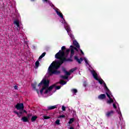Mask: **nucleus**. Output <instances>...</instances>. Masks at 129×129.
<instances>
[{
	"label": "nucleus",
	"instance_id": "nucleus-1",
	"mask_svg": "<svg viewBox=\"0 0 129 129\" xmlns=\"http://www.w3.org/2000/svg\"><path fill=\"white\" fill-rule=\"evenodd\" d=\"M73 56H74L73 54H71L70 58H67V57L64 56L59 60L53 61L48 69L47 73L48 75L52 76V75H58V74H60L61 72L58 71L57 69H59V67H60L64 62H73V59H72Z\"/></svg>",
	"mask_w": 129,
	"mask_h": 129
},
{
	"label": "nucleus",
	"instance_id": "nucleus-2",
	"mask_svg": "<svg viewBox=\"0 0 129 129\" xmlns=\"http://www.w3.org/2000/svg\"><path fill=\"white\" fill-rule=\"evenodd\" d=\"M73 56H74L73 54H71L70 58H67V57L64 56L59 60L53 61L48 69L47 73L48 75L52 76V75H58V74H60L61 72L58 71L57 69H59V67H60L64 62H73V59H72Z\"/></svg>",
	"mask_w": 129,
	"mask_h": 129
},
{
	"label": "nucleus",
	"instance_id": "nucleus-3",
	"mask_svg": "<svg viewBox=\"0 0 129 129\" xmlns=\"http://www.w3.org/2000/svg\"><path fill=\"white\" fill-rule=\"evenodd\" d=\"M65 50H66V47H65V46H63L61 47V50H59V51L55 54V58L59 60H60L61 58H63V57L65 56Z\"/></svg>",
	"mask_w": 129,
	"mask_h": 129
},
{
	"label": "nucleus",
	"instance_id": "nucleus-4",
	"mask_svg": "<svg viewBox=\"0 0 129 129\" xmlns=\"http://www.w3.org/2000/svg\"><path fill=\"white\" fill-rule=\"evenodd\" d=\"M91 73H92L94 79L97 80V81H99V83L100 84H102L103 83H104V81H103V80L102 79H98V75H97V73H96L95 71L92 70L91 71Z\"/></svg>",
	"mask_w": 129,
	"mask_h": 129
},
{
	"label": "nucleus",
	"instance_id": "nucleus-5",
	"mask_svg": "<svg viewBox=\"0 0 129 129\" xmlns=\"http://www.w3.org/2000/svg\"><path fill=\"white\" fill-rule=\"evenodd\" d=\"M42 84H43V86H47L48 85H49V84H50V81L43 79L41 81V82L38 84V86L40 87V86H41Z\"/></svg>",
	"mask_w": 129,
	"mask_h": 129
},
{
	"label": "nucleus",
	"instance_id": "nucleus-6",
	"mask_svg": "<svg viewBox=\"0 0 129 129\" xmlns=\"http://www.w3.org/2000/svg\"><path fill=\"white\" fill-rule=\"evenodd\" d=\"M15 108H16L17 110H23V109H24V104L23 103H17L15 106Z\"/></svg>",
	"mask_w": 129,
	"mask_h": 129
},
{
	"label": "nucleus",
	"instance_id": "nucleus-7",
	"mask_svg": "<svg viewBox=\"0 0 129 129\" xmlns=\"http://www.w3.org/2000/svg\"><path fill=\"white\" fill-rule=\"evenodd\" d=\"M56 87L55 84H53L50 87H48V88L45 90V91L44 92V94H47V93L50 92L52 91V89L54 88V87Z\"/></svg>",
	"mask_w": 129,
	"mask_h": 129
},
{
	"label": "nucleus",
	"instance_id": "nucleus-8",
	"mask_svg": "<svg viewBox=\"0 0 129 129\" xmlns=\"http://www.w3.org/2000/svg\"><path fill=\"white\" fill-rule=\"evenodd\" d=\"M106 94L107 97H108L109 99V100H108L107 101V103H108L109 104H110V103H112V102H113V100H112V98H111V97H110V95L111 94V92L106 93Z\"/></svg>",
	"mask_w": 129,
	"mask_h": 129
},
{
	"label": "nucleus",
	"instance_id": "nucleus-9",
	"mask_svg": "<svg viewBox=\"0 0 129 129\" xmlns=\"http://www.w3.org/2000/svg\"><path fill=\"white\" fill-rule=\"evenodd\" d=\"M74 59L78 62L79 64H81V62L82 61H83V58L82 57H80V58H78V56H74Z\"/></svg>",
	"mask_w": 129,
	"mask_h": 129
},
{
	"label": "nucleus",
	"instance_id": "nucleus-10",
	"mask_svg": "<svg viewBox=\"0 0 129 129\" xmlns=\"http://www.w3.org/2000/svg\"><path fill=\"white\" fill-rule=\"evenodd\" d=\"M113 113H114V112L113 110L108 111L106 113V116H107V117H110V116L113 115Z\"/></svg>",
	"mask_w": 129,
	"mask_h": 129
},
{
	"label": "nucleus",
	"instance_id": "nucleus-11",
	"mask_svg": "<svg viewBox=\"0 0 129 129\" xmlns=\"http://www.w3.org/2000/svg\"><path fill=\"white\" fill-rule=\"evenodd\" d=\"M14 24L15 25H16L17 27L16 28L17 29V31H20V29H21V28L20 27V22H19V21L18 20H15L14 22Z\"/></svg>",
	"mask_w": 129,
	"mask_h": 129
},
{
	"label": "nucleus",
	"instance_id": "nucleus-12",
	"mask_svg": "<svg viewBox=\"0 0 129 129\" xmlns=\"http://www.w3.org/2000/svg\"><path fill=\"white\" fill-rule=\"evenodd\" d=\"M55 12L57 15V16H59L60 18H61V19H63L64 20V17H63V14L61 13L60 12H59V9H57L55 10Z\"/></svg>",
	"mask_w": 129,
	"mask_h": 129
},
{
	"label": "nucleus",
	"instance_id": "nucleus-13",
	"mask_svg": "<svg viewBox=\"0 0 129 129\" xmlns=\"http://www.w3.org/2000/svg\"><path fill=\"white\" fill-rule=\"evenodd\" d=\"M73 44L74 46H75V47H76L78 49L80 48V45H79V43H78V42H77V41H76V40H75L73 41Z\"/></svg>",
	"mask_w": 129,
	"mask_h": 129
},
{
	"label": "nucleus",
	"instance_id": "nucleus-14",
	"mask_svg": "<svg viewBox=\"0 0 129 129\" xmlns=\"http://www.w3.org/2000/svg\"><path fill=\"white\" fill-rule=\"evenodd\" d=\"M98 99H105L106 98V95L104 94H101L98 96Z\"/></svg>",
	"mask_w": 129,
	"mask_h": 129
},
{
	"label": "nucleus",
	"instance_id": "nucleus-15",
	"mask_svg": "<svg viewBox=\"0 0 129 129\" xmlns=\"http://www.w3.org/2000/svg\"><path fill=\"white\" fill-rule=\"evenodd\" d=\"M14 113H16V114H17V116H18V117H21L22 116V114H23V113H24V112H23V111H20L19 112H18L17 111H14Z\"/></svg>",
	"mask_w": 129,
	"mask_h": 129
},
{
	"label": "nucleus",
	"instance_id": "nucleus-16",
	"mask_svg": "<svg viewBox=\"0 0 129 129\" xmlns=\"http://www.w3.org/2000/svg\"><path fill=\"white\" fill-rule=\"evenodd\" d=\"M49 87V85L47 86H43L42 88L40 90V94L42 95L43 94V92H44V90H46V89Z\"/></svg>",
	"mask_w": 129,
	"mask_h": 129
},
{
	"label": "nucleus",
	"instance_id": "nucleus-17",
	"mask_svg": "<svg viewBox=\"0 0 129 129\" xmlns=\"http://www.w3.org/2000/svg\"><path fill=\"white\" fill-rule=\"evenodd\" d=\"M104 88L106 90V93H110V91H109V89H108V88H107V86H106V84H105L104 82Z\"/></svg>",
	"mask_w": 129,
	"mask_h": 129
},
{
	"label": "nucleus",
	"instance_id": "nucleus-18",
	"mask_svg": "<svg viewBox=\"0 0 129 129\" xmlns=\"http://www.w3.org/2000/svg\"><path fill=\"white\" fill-rule=\"evenodd\" d=\"M70 53V49H67V50L64 51V57H66V58H67Z\"/></svg>",
	"mask_w": 129,
	"mask_h": 129
},
{
	"label": "nucleus",
	"instance_id": "nucleus-19",
	"mask_svg": "<svg viewBox=\"0 0 129 129\" xmlns=\"http://www.w3.org/2000/svg\"><path fill=\"white\" fill-rule=\"evenodd\" d=\"M21 120H23L24 122H28V121H29V119L27 117L24 116L22 118Z\"/></svg>",
	"mask_w": 129,
	"mask_h": 129
},
{
	"label": "nucleus",
	"instance_id": "nucleus-20",
	"mask_svg": "<svg viewBox=\"0 0 129 129\" xmlns=\"http://www.w3.org/2000/svg\"><path fill=\"white\" fill-rule=\"evenodd\" d=\"M57 108V106H56V105L48 106L47 107L48 110H51L52 109H55V108Z\"/></svg>",
	"mask_w": 129,
	"mask_h": 129
},
{
	"label": "nucleus",
	"instance_id": "nucleus-21",
	"mask_svg": "<svg viewBox=\"0 0 129 129\" xmlns=\"http://www.w3.org/2000/svg\"><path fill=\"white\" fill-rule=\"evenodd\" d=\"M37 118H38V116H33L31 118V121H32V122H34V121H35V120H36V119H37Z\"/></svg>",
	"mask_w": 129,
	"mask_h": 129
},
{
	"label": "nucleus",
	"instance_id": "nucleus-22",
	"mask_svg": "<svg viewBox=\"0 0 129 129\" xmlns=\"http://www.w3.org/2000/svg\"><path fill=\"white\" fill-rule=\"evenodd\" d=\"M46 55V52H43L39 57L38 60H40L42 59L43 57H45V55Z\"/></svg>",
	"mask_w": 129,
	"mask_h": 129
},
{
	"label": "nucleus",
	"instance_id": "nucleus-23",
	"mask_svg": "<svg viewBox=\"0 0 129 129\" xmlns=\"http://www.w3.org/2000/svg\"><path fill=\"white\" fill-rule=\"evenodd\" d=\"M39 65H40V62H39L38 60H37L35 62V68H36V69H37V68H38V67H39Z\"/></svg>",
	"mask_w": 129,
	"mask_h": 129
},
{
	"label": "nucleus",
	"instance_id": "nucleus-24",
	"mask_svg": "<svg viewBox=\"0 0 129 129\" xmlns=\"http://www.w3.org/2000/svg\"><path fill=\"white\" fill-rule=\"evenodd\" d=\"M59 83H60V84H62V85H65V84H66L67 83V82L64 81L63 80H61L59 82Z\"/></svg>",
	"mask_w": 129,
	"mask_h": 129
},
{
	"label": "nucleus",
	"instance_id": "nucleus-25",
	"mask_svg": "<svg viewBox=\"0 0 129 129\" xmlns=\"http://www.w3.org/2000/svg\"><path fill=\"white\" fill-rule=\"evenodd\" d=\"M75 53V51H74V49L73 48H71V55H74Z\"/></svg>",
	"mask_w": 129,
	"mask_h": 129
},
{
	"label": "nucleus",
	"instance_id": "nucleus-26",
	"mask_svg": "<svg viewBox=\"0 0 129 129\" xmlns=\"http://www.w3.org/2000/svg\"><path fill=\"white\" fill-rule=\"evenodd\" d=\"M71 91L73 93H77V92H78V91H77L76 89H73L71 90Z\"/></svg>",
	"mask_w": 129,
	"mask_h": 129
},
{
	"label": "nucleus",
	"instance_id": "nucleus-27",
	"mask_svg": "<svg viewBox=\"0 0 129 129\" xmlns=\"http://www.w3.org/2000/svg\"><path fill=\"white\" fill-rule=\"evenodd\" d=\"M70 48H72L74 50L77 51V52H78L79 51L78 49H77V47H75L74 46H73V45H71Z\"/></svg>",
	"mask_w": 129,
	"mask_h": 129
},
{
	"label": "nucleus",
	"instance_id": "nucleus-28",
	"mask_svg": "<svg viewBox=\"0 0 129 129\" xmlns=\"http://www.w3.org/2000/svg\"><path fill=\"white\" fill-rule=\"evenodd\" d=\"M76 69H77V68H74V69H72L71 70H70V73H73V72H74L75 71V70H76Z\"/></svg>",
	"mask_w": 129,
	"mask_h": 129
},
{
	"label": "nucleus",
	"instance_id": "nucleus-29",
	"mask_svg": "<svg viewBox=\"0 0 129 129\" xmlns=\"http://www.w3.org/2000/svg\"><path fill=\"white\" fill-rule=\"evenodd\" d=\"M66 116L64 115H60L57 117V118H65Z\"/></svg>",
	"mask_w": 129,
	"mask_h": 129
},
{
	"label": "nucleus",
	"instance_id": "nucleus-30",
	"mask_svg": "<svg viewBox=\"0 0 129 129\" xmlns=\"http://www.w3.org/2000/svg\"><path fill=\"white\" fill-rule=\"evenodd\" d=\"M73 121H74V118H72L70 119V121H69V123L70 124H71V123H73Z\"/></svg>",
	"mask_w": 129,
	"mask_h": 129
},
{
	"label": "nucleus",
	"instance_id": "nucleus-31",
	"mask_svg": "<svg viewBox=\"0 0 129 129\" xmlns=\"http://www.w3.org/2000/svg\"><path fill=\"white\" fill-rule=\"evenodd\" d=\"M61 78H62V79L67 80V79H68V76H61Z\"/></svg>",
	"mask_w": 129,
	"mask_h": 129
},
{
	"label": "nucleus",
	"instance_id": "nucleus-32",
	"mask_svg": "<svg viewBox=\"0 0 129 129\" xmlns=\"http://www.w3.org/2000/svg\"><path fill=\"white\" fill-rule=\"evenodd\" d=\"M66 31L68 32V33H69L70 31V27H68V26H67L66 27Z\"/></svg>",
	"mask_w": 129,
	"mask_h": 129
},
{
	"label": "nucleus",
	"instance_id": "nucleus-33",
	"mask_svg": "<svg viewBox=\"0 0 129 129\" xmlns=\"http://www.w3.org/2000/svg\"><path fill=\"white\" fill-rule=\"evenodd\" d=\"M65 74L67 76H70L71 75V74L70 73V72H68L67 71L66 73H65Z\"/></svg>",
	"mask_w": 129,
	"mask_h": 129
},
{
	"label": "nucleus",
	"instance_id": "nucleus-34",
	"mask_svg": "<svg viewBox=\"0 0 129 129\" xmlns=\"http://www.w3.org/2000/svg\"><path fill=\"white\" fill-rule=\"evenodd\" d=\"M69 35L70 38H71V39H74V35H73V34H72L71 33H69Z\"/></svg>",
	"mask_w": 129,
	"mask_h": 129
},
{
	"label": "nucleus",
	"instance_id": "nucleus-35",
	"mask_svg": "<svg viewBox=\"0 0 129 129\" xmlns=\"http://www.w3.org/2000/svg\"><path fill=\"white\" fill-rule=\"evenodd\" d=\"M43 118L44 119H49V118H50V116H43Z\"/></svg>",
	"mask_w": 129,
	"mask_h": 129
},
{
	"label": "nucleus",
	"instance_id": "nucleus-36",
	"mask_svg": "<svg viewBox=\"0 0 129 129\" xmlns=\"http://www.w3.org/2000/svg\"><path fill=\"white\" fill-rule=\"evenodd\" d=\"M55 123L56 124H57L58 125H59V124H60V120L56 119V120L55 121Z\"/></svg>",
	"mask_w": 129,
	"mask_h": 129
},
{
	"label": "nucleus",
	"instance_id": "nucleus-37",
	"mask_svg": "<svg viewBox=\"0 0 129 129\" xmlns=\"http://www.w3.org/2000/svg\"><path fill=\"white\" fill-rule=\"evenodd\" d=\"M61 88V87L60 86H55V89L56 90H58V89H60Z\"/></svg>",
	"mask_w": 129,
	"mask_h": 129
},
{
	"label": "nucleus",
	"instance_id": "nucleus-38",
	"mask_svg": "<svg viewBox=\"0 0 129 129\" xmlns=\"http://www.w3.org/2000/svg\"><path fill=\"white\" fill-rule=\"evenodd\" d=\"M61 109L63 111H65V110H66V107L64 106H62Z\"/></svg>",
	"mask_w": 129,
	"mask_h": 129
},
{
	"label": "nucleus",
	"instance_id": "nucleus-39",
	"mask_svg": "<svg viewBox=\"0 0 129 129\" xmlns=\"http://www.w3.org/2000/svg\"><path fill=\"white\" fill-rule=\"evenodd\" d=\"M31 85L34 89H36V84H31Z\"/></svg>",
	"mask_w": 129,
	"mask_h": 129
},
{
	"label": "nucleus",
	"instance_id": "nucleus-40",
	"mask_svg": "<svg viewBox=\"0 0 129 129\" xmlns=\"http://www.w3.org/2000/svg\"><path fill=\"white\" fill-rule=\"evenodd\" d=\"M48 4H49L50 7H54V5L52 4V3L50 2L49 1L48 2Z\"/></svg>",
	"mask_w": 129,
	"mask_h": 129
},
{
	"label": "nucleus",
	"instance_id": "nucleus-41",
	"mask_svg": "<svg viewBox=\"0 0 129 129\" xmlns=\"http://www.w3.org/2000/svg\"><path fill=\"white\" fill-rule=\"evenodd\" d=\"M87 85V83H86V82H84L83 83V86H84V87H86Z\"/></svg>",
	"mask_w": 129,
	"mask_h": 129
},
{
	"label": "nucleus",
	"instance_id": "nucleus-42",
	"mask_svg": "<svg viewBox=\"0 0 129 129\" xmlns=\"http://www.w3.org/2000/svg\"><path fill=\"white\" fill-rule=\"evenodd\" d=\"M113 108H115V109H116V105H115V104H113Z\"/></svg>",
	"mask_w": 129,
	"mask_h": 129
},
{
	"label": "nucleus",
	"instance_id": "nucleus-43",
	"mask_svg": "<svg viewBox=\"0 0 129 129\" xmlns=\"http://www.w3.org/2000/svg\"><path fill=\"white\" fill-rule=\"evenodd\" d=\"M80 52H81V54H82V55H84V52H83V51H82V50L80 49Z\"/></svg>",
	"mask_w": 129,
	"mask_h": 129
},
{
	"label": "nucleus",
	"instance_id": "nucleus-44",
	"mask_svg": "<svg viewBox=\"0 0 129 129\" xmlns=\"http://www.w3.org/2000/svg\"><path fill=\"white\" fill-rule=\"evenodd\" d=\"M14 89H15L16 90H18V86H14Z\"/></svg>",
	"mask_w": 129,
	"mask_h": 129
},
{
	"label": "nucleus",
	"instance_id": "nucleus-45",
	"mask_svg": "<svg viewBox=\"0 0 129 129\" xmlns=\"http://www.w3.org/2000/svg\"><path fill=\"white\" fill-rule=\"evenodd\" d=\"M72 111L73 112L74 114H76V111L74 110H72Z\"/></svg>",
	"mask_w": 129,
	"mask_h": 129
},
{
	"label": "nucleus",
	"instance_id": "nucleus-46",
	"mask_svg": "<svg viewBox=\"0 0 129 129\" xmlns=\"http://www.w3.org/2000/svg\"><path fill=\"white\" fill-rule=\"evenodd\" d=\"M62 71H63V72H64V73H65L66 72H67V71H66V69H63Z\"/></svg>",
	"mask_w": 129,
	"mask_h": 129
},
{
	"label": "nucleus",
	"instance_id": "nucleus-47",
	"mask_svg": "<svg viewBox=\"0 0 129 129\" xmlns=\"http://www.w3.org/2000/svg\"><path fill=\"white\" fill-rule=\"evenodd\" d=\"M85 62L86 63L88 64V61H87V60L86 59H85Z\"/></svg>",
	"mask_w": 129,
	"mask_h": 129
},
{
	"label": "nucleus",
	"instance_id": "nucleus-48",
	"mask_svg": "<svg viewBox=\"0 0 129 129\" xmlns=\"http://www.w3.org/2000/svg\"><path fill=\"white\" fill-rule=\"evenodd\" d=\"M35 90L36 91L37 93L38 94H39V91H38V90L36 89H35Z\"/></svg>",
	"mask_w": 129,
	"mask_h": 129
},
{
	"label": "nucleus",
	"instance_id": "nucleus-49",
	"mask_svg": "<svg viewBox=\"0 0 129 129\" xmlns=\"http://www.w3.org/2000/svg\"><path fill=\"white\" fill-rule=\"evenodd\" d=\"M23 113H27V111H26V110H24L23 111H22Z\"/></svg>",
	"mask_w": 129,
	"mask_h": 129
},
{
	"label": "nucleus",
	"instance_id": "nucleus-50",
	"mask_svg": "<svg viewBox=\"0 0 129 129\" xmlns=\"http://www.w3.org/2000/svg\"><path fill=\"white\" fill-rule=\"evenodd\" d=\"M43 2H45L46 3H47L48 2V0H42Z\"/></svg>",
	"mask_w": 129,
	"mask_h": 129
},
{
	"label": "nucleus",
	"instance_id": "nucleus-51",
	"mask_svg": "<svg viewBox=\"0 0 129 129\" xmlns=\"http://www.w3.org/2000/svg\"><path fill=\"white\" fill-rule=\"evenodd\" d=\"M70 129H74V127H73V126H71V127H70Z\"/></svg>",
	"mask_w": 129,
	"mask_h": 129
},
{
	"label": "nucleus",
	"instance_id": "nucleus-52",
	"mask_svg": "<svg viewBox=\"0 0 129 129\" xmlns=\"http://www.w3.org/2000/svg\"><path fill=\"white\" fill-rule=\"evenodd\" d=\"M31 114H28V117H30V116H31Z\"/></svg>",
	"mask_w": 129,
	"mask_h": 129
},
{
	"label": "nucleus",
	"instance_id": "nucleus-53",
	"mask_svg": "<svg viewBox=\"0 0 129 129\" xmlns=\"http://www.w3.org/2000/svg\"><path fill=\"white\" fill-rule=\"evenodd\" d=\"M35 0H31V2H34Z\"/></svg>",
	"mask_w": 129,
	"mask_h": 129
},
{
	"label": "nucleus",
	"instance_id": "nucleus-54",
	"mask_svg": "<svg viewBox=\"0 0 129 129\" xmlns=\"http://www.w3.org/2000/svg\"><path fill=\"white\" fill-rule=\"evenodd\" d=\"M58 83H56V84H58Z\"/></svg>",
	"mask_w": 129,
	"mask_h": 129
}]
</instances>
